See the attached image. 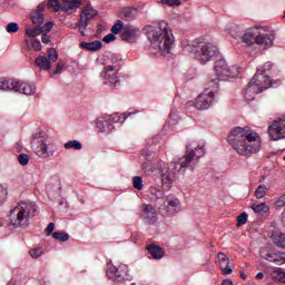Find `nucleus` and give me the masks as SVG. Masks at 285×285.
I'll use <instances>...</instances> for the list:
<instances>
[{
  "instance_id": "nucleus-61",
  "label": "nucleus",
  "mask_w": 285,
  "mask_h": 285,
  "mask_svg": "<svg viewBox=\"0 0 285 285\" xmlns=\"http://www.w3.org/2000/svg\"><path fill=\"white\" fill-rule=\"evenodd\" d=\"M240 277H242V279H246V273L242 272Z\"/></svg>"
},
{
  "instance_id": "nucleus-5",
  "label": "nucleus",
  "mask_w": 285,
  "mask_h": 285,
  "mask_svg": "<svg viewBox=\"0 0 285 285\" xmlns=\"http://www.w3.org/2000/svg\"><path fill=\"white\" fill-rule=\"evenodd\" d=\"M206 155V149L204 146H197L196 150L193 149V145H187L185 157H181L178 163H170V168L173 170H184V168H188L191 173L195 170V165L202 157Z\"/></svg>"
},
{
  "instance_id": "nucleus-51",
  "label": "nucleus",
  "mask_w": 285,
  "mask_h": 285,
  "mask_svg": "<svg viewBox=\"0 0 285 285\" xmlns=\"http://www.w3.org/2000/svg\"><path fill=\"white\" fill-rule=\"evenodd\" d=\"M276 206L277 208H282L283 206H285V194L278 198V200L276 202Z\"/></svg>"
},
{
  "instance_id": "nucleus-35",
  "label": "nucleus",
  "mask_w": 285,
  "mask_h": 285,
  "mask_svg": "<svg viewBox=\"0 0 285 285\" xmlns=\"http://www.w3.org/2000/svg\"><path fill=\"white\" fill-rule=\"evenodd\" d=\"M272 239L278 246V248H282L281 244H285V234L283 233H274L272 234Z\"/></svg>"
},
{
  "instance_id": "nucleus-3",
  "label": "nucleus",
  "mask_w": 285,
  "mask_h": 285,
  "mask_svg": "<svg viewBox=\"0 0 285 285\" xmlns=\"http://www.w3.org/2000/svg\"><path fill=\"white\" fill-rule=\"evenodd\" d=\"M147 38L150 41V48L153 50H158L164 57L165 55H170L174 40L166 21L159 22L156 27H150L147 32Z\"/></svg>"
},
{
  "instance_id": "nucleus-38",
  "label": "nucleus",
  "mask_w": 285,
  "mask_h": 285,
  "mask_svg": "<svg viewBox=\"0 0 285 285\" xmlns=\"http://www.w3.org/2000/svg\"><path fill=\"white\" fill-rule=\"evenodd\" d=\"M24 35L27 37H39V35H41V27L37 26L36 28H28L26 29Z\"/></svg>"
},
{
  "instance_id": "nucleus-27",
  "label": "nucleus",
  "mask_w": 285,
  "mask_h": 285,
  "mask_svg": "<svg viewBox=\"0 0 285 285\" xmlns=\"http://www.w3.org/2000/svg\"><path fill=\"white\" fill-rule=\"evenodd\" d=\"M146 250L150 254L151 259H163L166 252L160 246L150 244L146 247Z\"/></svg>"
},
{
  "instance_id": "nucleus-1",
  "label": "nucleus",
  "mask_w": 285,
  "mask_h": 285,
  "mask_svg": "<svg viewBox=\"0 0 285 285\" xmlns=\"http://www.w3.org/2000/svg\"><path fill=\"white\" fill-rule=\"evenodd\" d=\"M227 141L240 157H252L256 153H259V148H262L259 135L253 131L250 127L233 128Z\"/></svg>"
},
{
  "instance_id": "nucleus-28",
  "label": "nucleus",
  "mask_w": 285,
  "mask_h": 285,
  "mask_svg": "<svg viewBox=\"0 0 285 285\" xmlns=\"http://www.w3.org/2000/svg\"><path fill=\"white\" fill-rule=\"evenodd\" d=\"M101 47H102V43L99 40H95L92 42H86V41L80 42V48H82L83 50H87L88 52H97L101 50Z\"/></svg>"
},
{
  "instance_id": "nucleus-34",
  "label": "nucleus",
  "mask_w": 285,
  "mask_h": 285,
  "mask_svg": "<svg viewBox=\"0 0 285 285\" xmlns=\"http://www.w3.org/2000/svg\"><path fill=\"white\" fill-rule=\"evenodd\" d=\"M252 209L254 210V213H263L264 215L271 213V207H268L266 203H262L259 205H253Z\"/></svg>"
},
{
  "instance_id": "nucleus-52",
  "label": "nucleus",
  "mask_w": 285,
  "mask_h": 285,
  "mask_svg": "<svg viewBox=\"0 0 285 285\" xmlns=\"http://www.w3.org/2000/svg\"><path fill=\"white\" fill-rule=\"evenodd\" d=\"M46 10V2H41L37 10H35L33 12H41L43 14V11Z\"/></svg>"
},
{
  "instance_id": "nucleus-30",
  "label": "nucleus",
  "mask_w": 285,
  "mask_h": 285,
  "mask_svg": "<svg viewBox=\"0 0 285 285\" xmlns=\"http://www.w3.org/2000/svg\"><path fill=\"white\" fill-rule=\"evenodd\" d=\"M109 124H112V126H115V124H124V121H126V119H128V117H126L125 114H112L111 116H106Z\"/></svg>"
},
{
  "instance_id": "nucleus-55",
  "label": "nucleus",
  "mask_w": 285,
  "mask_h": 285,
  "mask_svg": "<svg viewBox=\"0 0 285 285\" xmlns=\"http://www.w3.org/2000/svg\"><path fill=\"white\" fill-rule=\"evenodd\" d=\"M271 68H273V62H266L264 65V67L262 69H258V70H265V73H266V70H271Z\"/></svg>"
},
{
  "instance_id": "nucleus-8",
  "label": "nucleus",
  "mask_w": 285,
  "mask_h": 285,
  "mask_svg": "<svg viewBox=\"0 0 285 285\" xmlns=\"http://www.w3.org/2000/svg\"><path fill=\"white\" fill-rule=\"evenodd\" d=\"M32 146H37L35 153L41 159H48V157H52L57 151V146L55 144H48V139L46 138V134L43 131H39L32 135L31 138Z\"/></svg>"
},
{
  "instance_id": "nucleus-9",
  "label": "nucleus",
  "mask_w": 285,
  "mask_h": 285,
  "mask_svg": "<svg viewBox=\"0 0 285 285\" xmlns=\"http://www.w3.org/2000/svg\"><path fill=\"white\" fill-rule=\"evenodd\" d=\"M242 41L243 43H246V46H254V43H257V46H273V41H275V32L271 31L266 35H259L257 29H248L243 35Z\"/></svg>"
},
{
  "instance_id": "nucleus-15",
  "label": "nucleus",
  "mask_w": 285,
  "mask_h": 285,
  "mask_svg": "<svg viewBox=\"0 0 285 285\" xmlns=\"http://www.w3.org/2000/svg\"><path fill=\"white\" fill-rule=\"evenodd\" d=\"M277 81L279 80H271V78L266 75V69L257 70L250 80L252 83L257 86L261 92L268 90V88H273Z\"/></svg>"
},
{
  "instance_id": "nucleus-17",
  "label": "nucleus",
  "mask_w": 285,
  "mask_h": 285,
  "mask_svg": "<svg viewBox=\"0 0 285 285\" xmlns=\"http://www.w3.org/2000/svg\"><path fill=\"white\" fill-rule=\"evenodd\" d=\"M268 136L273 141H279V139H285V116L275 120L268 127Z\"/></svg>"
},
{
  "instance_id": "nucleus-6",
  "label": "nucleus",
  "mask_w": 285,
  "mask_h": 285,
  "mask_svg": "<svg viewBox=\"0 0 285 285\" xmlns=\"http://www.w3.org/2000/svg\"><path fill=\"white\" fill-rule=\"evenodd\" d=\"M240 68L237 66L228 67L226 60L219 59L215 62L214 72L216 78H208L207 83H212L215 89L219 88V81H228V79H237Z\"/></svg>"
},
{
  "instance_id": "nucleus-48",
  "label": "nucleus",
  "mask_w": 285,
  "mask_h": 285,
  "mask_svg": "<svg viewBox=\"0 0 285 285\" xmlns=\"http://www.w3.org/2000/svg\"><path fill=\"white\" fill-rule=\"evenodd\" d=\"M115 39H117L115 33H108L107 36L104 37L102 41L105 43H110V42L115 41Z\"/></svg>"
},
{
  "instance_id": "nucleus-47",
  "label": "nucleus",
  "mask_w": 285,
  "mask_h": 285,
  "mask_svg": "<svg viewBox=\"0 0 285 285\" xmlns=\"http://www.w3.org/2000/svg\"><path fill=\"white\" fill-rule=\"evenodd\" d=\"M55 27V23L52 21L46 22L43 27H40L41 32H50L52 28Z\"/></svg>"
},
{
  "instance_id": "nucleus-22",
  "label": "nucleus",
  "mask_w": 285,
  "mask_h": 285,
  "mask_svg": "<svg viewBox=\"0 0 285 285\" xmlns=\"http://www.w3.org/2000/svg\"><path fill=\"white\" fill-rule=\"evenodd\" d=\"M97 14H99L97 10L91 7H86L80 14V28H88V23L94 17H97Z\"/></svg>"
},
{
  "instance_id": "nucleus-29",
  "label": "nucleus",
  "mask_w": 285,
  "mask_h": 285,
  "mask_svg": "<svg viewBox=\"0 0 285 285\" xmlns=\"http://www.w3.org/2000/svg\"><path fill=\"white\" fill-rule=\"evenodd\" d=\"M35 65L40 68V70H50V68H52L50 60L45 56H38L35 60Z\"/></svg>"
},
{
  "instance_id": "nucleus-39",
  "label": "nucleus",
  "mask_w": 285,
  "mask_h": 285,
  "mask_svg": "<svg viewBox=\"0 0 285 285\" xmlns=\"http://www.w3.org/2000/svg\"><path fill=\"white\" fill-rule=\"evenodd\" d=\"M132 184L136 190H144V178L140 176L132 177Z\"/></svg>"
},
{
  "instance_id": "nucleus-64",
  "label": "nucleus",
  "mask_w": 285,
  "mask_h": 285,
  "mask_svg": "<svg viewBox=\"0 0 285 285\" xmlns=\"http://www.w3.org/2000/svg\"><path fill=\"white\" fill-rule=\"evenodd\" d=\"M279 246H282V248H285V244H282V243H281Z\"/></svg>"
},
{
  "instance_id": "nucleus-21",
  "label": "nucleus",
  "mask_w": 285,
  "mask_h": 285,
  "mask_svg": "<svg viewBox=\"0 0 285 285\" xmlns=\"http://www.w3.org/2000/svg\"><path fill=\"white\" fill-rule=\"evenodd\" d=\"M149 199L150 202H154L157 208L166 204V195L164 194V190L156 187H149Z\"/></svg>"
},
{
  "instance_id": "nucleus-63",
  "label": "nucleus",
  "mask_w": 285,
  "mask_h": 285,
  "mask_svg": "<svg viewBox=\"0 0 285 285\" xmlns=\"http://www.w3.org/2000/svg\"><path fill=\"white\" fill-rule=\"evenodd\" d=\"M102 29H104V26L99 24L98 30H102Z\"/></svg>"
},
{
  "instance_id": "nucleus-14",
  "label": "nucleus",
  "mask_w": 285,
  "mask_h": 285,
  "mask_svg": "<svg viewBox=\"0 0 285 285\" xmlns=\"http://www.w3.org/2000/svg\"><path fill=\"white\" fill-rule=\"evenodd\" d=\"M62 1L63 3L61 4L59 0H49L47 3V7L51 8L53 12H59V10H63V12H68L70 14L81 6V0H62Z\"/></svg>"
},
{
  "instance_id": "nucleus-59",
  "label": "nucleus",
  "mask_w": 285,
  "mask_h": 285,
  "mask_svg": "<svg viewBox=\"0 0 285 285\" xmlns=\"http://www.w3.org/2000/svg\"><path fill=\"white\" fill-rule=\"evenodd\" d=\"M24 46L27 48V50H30V40H24Z\"/></svg>"
},
{
  "instance_id": "nucleus-2",
  "label": "nucleus",
  "mask_w": 285,
  "mask_h": 285,
  "mask_svg": "<svg viewBox=\"0 0 285 285\" xmlns=\"http://www.w3.org/2000/svg\"><path fill=\"white\" fill-rule=\"evenodd\" d=\"M141 157L145 159L142 163V170L145 175H150L151 173H155V170H158L163 184H167L168 186L177 179V173H179L178 169H173L170 164L168 167H165L166 165L164 161L157 159V150L155 147L148 146L142 149Z\"/></svg>"
},
{
  "instance_id": "nucleus-33",
  "label": "nucleus",
  "mask_w": 285,
  "mask_h": 285,
  "mask_svg": "<svg viewBox=\"0 0 285 285\" xmlns=\"http://www.w3.org/2000/svg\"><path fill=\"white\" fill-rule=\"evenodd\" d=\"M271 277L275 282H282L283 284H285V273L284 271H282V268L272 272Z\"/></svg>"
},
{
  "instance_id": "nucleus-11",
  "label": "nucleus",
  "mask_w": 285,
  "mask_h": 285,
  "mask_svg": "<svg viewBox=\"0 0 285 285\" xmlns=\"http://www.w3.org/2000/svg\"><path fill=\"white\" fill-rule=\"evenodd\" d=\"M0 90H12L13 92H20L21 95H35V92H37V87L21 80H8L1 78Z\"/></svg>"
},
{
  "instance_id": "nucleus-50",
  "label": "nucleus",
  "mask_w": 285,
  "mask_h": 285,
  "mask_svg": "<svg viewBox=\"0 0 285 285\" xmlns=\"http://www.w3.org/2000/svg\"><path fill=\"white\" fill-rule=\"evenodd\" d=\"M55 230V223H49L47 228H46V234L47 236L52 235V232Z\"/></svg>"
},
{
  "instance_id": "nucleus-43",
  "label": "nucleus",
  "mask_w": 285,
  "mask_h": 285,
  "mask_svg": "<svg viewBox=\"0 0 285 285\" xmlns=\"http://www.w3.org/2000/svg\"><path fill=\"white\" fill-rule=\"evenodd\" d=\"M246 222H248V214L242 213L237 217V226H244V224H246Z\"/></svg>"
},
{
  "instance_id": "nucleus-60",
  "label": "nucleus",
  "mask_w": 285,
  "mask_h": 285,
  "mask_svg": "<svg viewBox=\"0 0 285 285\" xmlns=\"http://www.w3.org/2000/svg\"><path fill=\"white\" fill-rule=\"evenodd\" d=\"M282 223L285 224V209H284V212L282 213Z\"/></svg>"
},
{
  "instance_id": "nucleus-62",
  "label": "nucleus",
  "mask_w": 285,
  "mask_h": 285,
  "mask_svg": "<svg viewBox=\"0 0 285 285\" xmlns=\"http://www.w3.org/2000/svg\"><path fill=\"white\" fill-rule=\"evenodd\" d=\"M1 194H3V195H8V190H3V191H0Z\"/></svg>"
},
{
  "instance_id": "nucleus-26",
  "label": "nucleus",
  "mask_w": 285,
  "mask_h": 285,
  "mask_svg": "<svg viewBox=\"0 0 285 285\" xmlns=\"http://www.w3.org/2000/svg\"><path fill=\"white\" fill-rule=\"evenodd\" d=\"M261 91L259 87H257V85H255L254 82H250L247 85V87L244 90V97L246 99V101H253V99H255V95H259Z\"/></svg>"
},
{
  "instance_id": "nucleus-40",
  "label": "nucleus",
  "mask_w": 285,
  "mask_h": 285,
  "mask_svg": "<svg viewBox=\"0 0 285 285\" xmlns=\"http://www.w3.org/2000/svg\"><path fill=\"white\" fill-rule=\"evenodd\" d=\"M256 199H263L266 197V185H259L255 191Z\"/></svg>"
},
{
  "instance_id": "nucleus-31",
  "label": "nucleus",
  "mask_w": 285,
  "mask_h": 285,
  "mask_svg": "<svg viewBox=\"0 0 285 285\" xmlns=\"http://www.w3.org/2000/svg\"><path fill=\"white\" fill-rule=\"evenodd\" d=\"M30 19L32 23H35V26H41V23L46 21V17L43 16L42 12H39V11L31 12Z\"/></svg>"
},
{
  "instance_id": "nucleus-19",
  "label": "nucleus",
  "mask_w": 285,
  "mask_h": 285,
  "mask_svg": "<svg viewBox=\"0 0 285 285\" xmlns=\"http://www.w3.org/2000/svg\"><path fill=\"white\" fill-rule=\"evenodd\" d=\"M259 255L263 259H266L272 264H276V266H282V264H285V253H275L261 248Z\"/></svg>"
},
{
  "instance_id": "nucleus-58",
  "label": "nucleus",
  "mask_w": 285,
  "mask_h": 285,
  "mask_svg": "<svg viewBox=\"0 0 285 285\" xmlns=\"http://www.w3.org/2000/svg\"><path fill=\"white\" fill-rule=\"evenodd\" d=\"M222 285H233V281L230 279H225L223 281V284Z\"/></svg>"
},
{
  "instance_id": "nucleus-13",
  "label": "nucleus",
  "mask_w": 285,
  "mask_h": 285,
  "mask_svg": "<svg viewBox=\"0 0 285 285\" xmlns=\"http://www.w3.org/2000/svg\"><path fill=\"white\" fill-rule=\"evenodd\" d=\"M219 55V49L217 46L210 42H199L198 43V53L196 55L197 61L200 63H208V61H213V59H217Z\"/></svg>"
},
{
  "instance_id": "nucleus-4",
  "label": "nucleus",
  "mask_w": 285,
  "mask_h": 285,
  "mask_svg": "<svg viewBox=\"0 0 285 285\" xmlns=\"http://www.w3.org/2000/svg\"><path fill=\"white\" fill-rule=\"evenodd\" d=\"M37 213V205L30 200H22L10 210L9 219L11 226L14 228H28L30 219L35 217Z\"/></svg>"
},
{
  "instance_id": "nucleus-57",
  "label": "nucleus",
  "mask_w": 285,
  "mask_h": 285,
  "mask_svg": "<svg viewBox=\"0 0 285 285\" xmlns=\"http://www.w3.org/2000/svg\"><path fill=\"white\" fill-rule=\"evenodd\" d=\"M256 279H264V273H262V272L257 273Z\"/></svg>"
},
{
  "instance_id": "nucleus-18",
  "label": "nucleus",
  "mask_w": 285,
  "mask_h": 285,
  "mask_svg": "<svg viewBox=\"0 0 285 285\" xmlns=\"http://www.w3.org/2000/svg\"><path fill=\"white\" fill-rule=\"evenodd\" d=\"M167 205L163 204L160 207H158V210H160V214L163 217H173L174 215H177L179 210H181V203H179V199H168L166 198Z\"/></svg>"
},
{
  "instance_id": "nucleus-10",
  "label": "nucleus",
  "mask_w": 285,
  "mask_h": 285,
  "mask_svg": "<svg viewBox=\"0 0 285 285\" xmlns=\"http://www.w3.org/2000/svg\"><path fill=\"white\" fill-rule=\"evenodd\" d=\"M111 32L114 35H120L122 41L127 43H134L139 37V29L130 23L125 24L124 21L117 20L111 27Z\"/></svg>"
},
{
  "instance_id": "nucleus-54",
  "label": "nucleus",
  "mask_w": 285,
  "mask_h": 285,
  "mask_svg": "<svg viewBox=\"0 0 285 285\" xmlns=\"http://www.w3.org/2000/svg\"><path fill=\"white\" fill-rule=\"evenodd\" d=\"M77 27H78V30H79L81 37H86V32H83V30H86V27H81V21H79Z\"/></svg>"
},
{
  "instance_id": "nucleus-53",
  "label": "nucleus",
  "mask_w": 285,
  "mask_h": 285,
  "mask_svg": "<svg viewBox=\"0 0 285 285\" xmlns=\"http://www.w3.org/2000/svg\"><path fill=\"white\" fill-rule=\"evenodd\" d=\"M41 41L42 43H50V36H48L47 33H43L42 37H41Z\"/></svg>"
},
{
  "instance_id": "nucleus-7",
  "label": "nucleus",
  "mask_w": 285,
  "mask_h": 285,
  "mask_svg": "<svg viewBox=\"0 0 285 285\" xmlns=\"http://www.w3.org/2000/svg\"><path fill=\"white\" fill-rule=\"evenodd\" d=\"M119 63H121V59L117 56H111V65L105 66L101 72L104 83L116 90L121 88V80H119V77L117 76L119 72Z\"/></svg>"
},
{
  "instance_id": "nucleus-44",
  "label": "nucleus",
  "mask_w": 285,
  "mask_h": 285,
  "mask_svg": "<svg viewBox=\"0 0 285 285\" xmlns=\"http://www.w3.org/2000/svg\"><path fill=\"white\" fill-rule=\"evenodd\" d=\"M160 3L164 6H169L170 8L175 6H181V0H161Z\"/></svg>"
},
{
  "instance_id": "nucleus-49",
  "label": "nucleus",
  "mask_w": 285,
  "mask_h": 285,
  "mask_svg": "<svg viewBox=\"0 0 285 285\" xmlns=\"http://www.w3.org/2000/svg\"><path fill=\"white\" fill-rule=\"evenodd\" d=\"M31 48H33L36 51L41 50V41H39L38 39H33L31 41Z\"/></svg>"
},
{
  "instance_id": "nucleus-46",
  "label": "nucleus",
  "mask_w": 285,
  "mask_h": 285,
  "mask_svg": "<svg viewBox=\"0 0 285 285\" xmlns=\"http://www.w3.org/2000/svg\"><path fill=\"white\" fill-rule=\"evenodd\" d=\"M29 254L33 259H37V258H39L40 255L43 254V252L41 250V248L38 247V248H33V249L29 250Z\"/></svg>"
},
{
  "instance_id": "nucleus-42",
  "label": "nucleus",
  "mask_w": 285,
  "mask_h": 285,
  "mask_svg": "<svg viewBox=\"0 0 285 285\" xmlns=\"http://www.w3.org/2000/svg\"><path fill=\"white\" fill-rule=\"evenodd\" d=\"M18 161H19L20 166H28V164L30 161V156H28V154H20L18 156Z\"/></svg>"
},
{
  "instance_id": "nucleus-25",
  "label": "nucleus",
  "mask_w": 285,
  "mask_h": 285,
  "mask_svg": "<svg viewBox=\"0 0 285 285\" xmlns=\"http://www.w3.org/2000/svg\"><path fill=\"white\" fill-rule=\"evenodd\" d=\"M218 264L223 275H230V273H233V269L228 267L230 264V259H228V256H226V254L218 253Z\"/></svg>"
},
{
  "instance_id": "nucleus-32",
  "label": "nucleus",
  "mask_w": 285,
  "mask_h": 285,
  "mask_svg": "<svg viewBox=\"0 0 285 285\" xmlns=\"http://www.w3.org/2000/svg\"><path fill=\"white\" fill-rule=\"evenodd\" d=\"M184 52H191L194 55H198L199 52V42H190L183 47Z\"/></svg>"
},
{
  "instance_id": "nucleus-23",
  "label": "nucleus",
  "mask_w": 285,
  "mask_h": 285,
  "mask_svg": "<svg viewBox=\"0 0 285 285\" xmlns=\"http://www.w3.org/2000/svg\"><path fill=\"white\" fill-rule=\"evenodd\" d=\"M96 126L98 132H112V130H115V125L108 120L107 116L98 118Z\"/></svg>"
},
{
  "instance_id": "nucleus-41",
  "label": "nucleus",
  "mask_w": 285,
  "mask_h": 285,
  "mask_svg": "<svg viewBox=\"0 0 285 285\" xmlns=\"http://www.w3.org/2000/svg\"><path fill=\"white\" fill-rule=\"evenodd\" d=\"M6 31L9 32V35H12L14 32H19V23L17 22H10L6 27Z\"/></svg>"
},
{
  "instance_id": "nucleus-36",
  "label": "nucleus",
  "mask_w": 285,
  "mask_h": 285,
  "mask_svg": "<svg viewBox=\"0 0 285 285\" xmlns=\"http://www.w3.org/2000/svg\"><path fill=\"white\" fill-rule=\"evenodd\" d=\"M66 150H70L73 148V150H81L83 148V145L79 142V140H69L65 144Z\"/></svg>"
},
{
  "instance_id": "nucleus-16",
  "label": "nucleus",
  "mask_w": 285,
  "mask_h": 285,
  "mask_svg": "<svg viewBox=\"0 0 285 285\" xmlns=\"http://www.w3.org/2000/svg\"><path fill=\"white\" fill-rule=\"evenodd\" d=\"M128 275V267L124 264H120L119 266H115L111 263L107 264V277L108 279H111V282H116V284H119L120 282H124L126 279V276Z\"/></svg>"
},
{
  "instance_id": "nucleus-12",
  "label": "nucleus",
  "mask_w": 285,
  "mask_h": 285,
  "mask_svg": "<svg viewBox=\"0 0 285 285\" xmlns=\"http://www.w3.org/2000/svg\"><path fill=\"white\" fill-rule=\"evenodd\" d=\"M218 88L215 89L213 83H208V87L202 92L195 101H189V105H193L197 110H208L215 101V92Z\"/></svg>"
},
{
  "instance_id": "nucleus-37",
  "label": "nucleus",
  "mask_w": 285,
  "mask_h": 285,
  "mask_svg": "<svg viewBox=\"0 0 285 285\" xmlns=\"http://www.w3.org/2000/svg\"><path fill=\"white\" fill-rule=\"evenodd\" d=\"M52 237L58 242H68V239H70V235L66 232H55Z\"/></svg>"
},
{
  "instance_id": "nucleus-20",
  "label": "nucleus",
  "mask_w": 285,
  "mask_h": 285,
  "mask_svg": "<svg viewBox=\"0 0 285 285\" xmlns=\"http://www.w3.org/2000/svg\"><path fill=\"white\" fill-rule=\"evenodd\" d=\"M141 217L146 224H155L157 222V210L153 205L144 204L141 206Z\"/></svg>"
},
{
  "instance_id": "nucleus-45",
  "label": "nucleus",
  "mask_w": 285,
  "mask_h": 285,
  "mask_svg": "<svg viewBox=\"0 0 285 285\" xmlns=\"http://www.w3.org/2000/svg\"><path fill=\"white\" fill-rule=\"evenodd\" d=\"M48 59L49 61H57V59H59V53H57V50L55 49H49L48 50Z\"/></svg>"
},
{
  "instance_id": "nucleus-24",
  "label": "nucleus",
  "mask_w": 285,
  "mask_h": 285,
  "mask_svg": "<svg viewBox=\"0 0 285 285\" xmlns=\"http://www.w3.org/2000/svg\"><path fill=\"white\" fill-rule=\"evenodd\" d=\"M137 14H139V10L135 7H125L120 10V18L124 21H135Z\"/></svg>"
},
{
  "instance_id": "nucleus-56",
  "label": "nucleus",
  "mask_w": 285,
  "mask_h": 285,
  "mask_svg": "<svg viewBox=\"0 0 285 285\" xmlns=\"http://www.w3.org/2000/svg\"><path fill=\"white\" fill-rule=\"evenodd\" d=\"M63 70L62 65H57L56 70L53 71V75H59Z\"/></svg>"
}]
</instances>
